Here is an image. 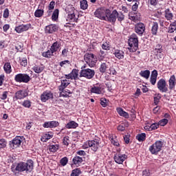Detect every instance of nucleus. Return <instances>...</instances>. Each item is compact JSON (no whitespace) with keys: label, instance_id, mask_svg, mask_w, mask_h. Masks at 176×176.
Wrapping results in <instances>:
<instances>
[{"label":"nucleus","instance_id":"nucleus-1","mask_svg":"<svg viewBox=\"0 0 176 176\" xmlns=\"http://www.w3.org/2000/svg\"><path fill=\"white\" fill-rule=\"evenodd\" d=\"M94 16L99 19V20L109 21L111 24H115L117 20L121 25H124V15L123 12H119L116 10H113L111 12V10L105 8V7H100L96 10Z\"/></svg>","mask_w":176,"mask_h":176},{"label":"nucleus","instance_id":"nucleus-2","mask_svg":"<svg viewBox=\"0 0 176 176\" xmlns=\"http://www.w3.org/2000/svg\"><path fill=\"white\" fill-rule=\"evenodd\" d=\"M34 170V161L28 160L26 162H21L16 165L12 164L11 166V171L14 173H32Z\"/></svg>","mask_w":176,"mask_h":176},{"label":"nucleus","instance_id":"nucleus-3","mask_svg":"<svg viewBox=\"0 0 176 176\" xmlns=\"http://www.w3.org/2000/svg\"><path fill=\"white\" fill-rule=\"evenodd\" d=\"M128 44L129 46V52L135 53V52L138 50V36H137L135 33H133L130 36L128 40Z\"/></svg>","mask_w":176,"mask_h":176},{"label":"nucleus","instance_id":"nucleus-4","mask_svg":"<svg viewBox=\"0 0 176 176\" xmlns=\"http://www.w3.org/2000/svg\"><path fill=\"white\" fill-rule=\"evenodd\" d=\"M164 145V142L161 140H157L154 144L149 146L148 151L151 155H159V152L162 151Z\"/></svg>","mask_w":176,"mask_h":176},{"label":"nucleus","instance_id":"nucleus-5","mask_svg":"<svg viewBox=\"0 0 176 176\" xmlns=\"http://www.w3.org/2000/svg\"><path fill=\"white\" fill-rule=\"evenodd\" d=\"M84 68L82 67L80 72V78H85V79H93L94 76L96 75V71L94 69H91L90 68H86L84 66Z\"/></svg>","mask_w":176,"mask_h":176},{"label":"nucleus","instance_id":"nucleus-6","mask_svg":"<svg viewBox=\"0 0 176 176\" xmlns=\"http://www.w3.org/2000/svg\"><path fill=\"white\" fill-rule=\"evenodd\" d=\"M84 60L90 68H94L97 64V56L91 53H86L84 55Z\"/></svg>","mask_w":176,"mask_h":176},{"label":"nucleus","instance_id":"nucleus-7","mask_svg":"<svg viewBox=\"0 0 176 176\" xmlns=\"http://www.w3.org/2000/svg\"><path fill=\"white\" fill-rule=\"evenodd\" d=\"M67 21H70L71 23H78V18H76V13L78 11L75 10V8L70 6V8H67Z\"/></svg>","mask_w":176,"mask_h":176},{"label":"nucleus","instance_id":"nucleus-8","mask_svg":"<svg viewBox=\"0 0 176 176\" xmlns=\"http://www.w3.org/2000/svg\"><path fill=\"white\" fill-rule=\"evenodd\" d=\"M23 141H24L23 136H16L12 140L9 142L10 148H11V149H16V148H20Z\"/></svg>","mask_w":176,"mask_h":176},{"label":"nucleus","instance_id":"nucleus-9","mask_svg":"<svg viewBox=\"0 0 176 176\" xmlns=\"http://www.w3.org/2000/svg\"><path fill=\"white\" fill-rule=\"evenodd\" d=\"M14 80L17 83H28L31 80V77L27 74L19 73L15 75Z\"/></svg>","mask_w":176,"mask_h":176},{"label":"nucleus","instance_id":"nucleus-10","mask_svg":"<svg viewBox=\"0 0 176 176\" xmlns=\"http://www.w3.org/2000/svg\"><path fill=\"white\" fill-rule=\"evenodd\" d=\"M157 87L161 93H167L168 91V85L164 78H161L157 81Z\"/></svg>","mask_w":176,"mask_h":176},{"label":"nucleus","instance_id":"nucleus-11","mask_svg":"<svg viewBox=\"0 0 176 176\" xmlns=\"http://www.w3.org/2000/svg\"><path fill=\"white\" fill-rule=\"evenodd\" d=\"M31 27V23L21 24L15 27L14 31H16L17 34H21L23 32H26V31H28V30H30Z\"/></svg>","mask_w":176,"mask_h":176},{"label":"nucleus","instance_id":"nucleus-12","mask_svg":"<svg viewBox=\"0 0 176 176\" xmlns=\"http://www.w3.org/2000/svg\"><path fill=\"white\" fill-rule=\"evenodd\" d=\"M153 52L155 56H156L157 58H163L164 55L163 53V45L162 44H157L153 47Z\"/></svg>","mask_w":176,"mask_h":176},{"label":"nucleus","instance_id":"nucleus-13","mask_svg":"<svg viewBox=\"0 0 176 176\" xmlns=\"http://www.w3.org/2000/svg\"><path fill=\"white\" fill-rule=\"evenodd\" d=\"M127 159V155L122 153H116L113 155V160L117 164H123V162Z\"/></svg>","mask_w":176,"mask_h":176},{"label":"nucleus","instance_id":"nucleus-14","mask_svg":"<svg viewBox=\"0 0 176 176\" xmlns=\"http://www.w3.org/2000/svg\"><path fill=\"white\" fill-rule=\"evenodd\" d=\"M135 32L140 36H142L144 32H145V24L141 22L136 23L135 25Z\"/></svg>","mask_w":176,"mask_h":176},{"label":"nucleus","instance_id":"nucleus-15","mask_svg":"<svg viewBox=\"0 0 176 176\" xmlns=\"http://www.w3.org/2000/svg\"><path fill=\"white\" fill-rule=\"evenodd\" d=\"M25 97H28V91H27V89L19 90L14 94L16 100H24Z\"/></svg>","mask_w":176,"mask_h":176},{"label":"nucleus","instance_id":"nucleus-16","mask_svg":"<svg viewBox=\"0 0 176 176\" xmlns=\"http://www.w3.org/2000/svg\"><path fill=\"white\" fill-rule=\"evenodd\" d=\"M89 148H91V151L96 153L98 151V148H100V140L95 139L93 140H89Z\"/></svg>","mask_w":176,"mask_h":176},{"label":"nucleus","instance_id":"nucleus-17","mask_svg":"<svg viewBox=\"0 0 176 176\" xmlns=\"http://www.w3.org/2000/svg\"><path fill=\"white\" fill-rule=\"evenodd\" d=\"M90 92L94 94H102V88L100 83L94 84L91 87Z\"/></svg>","mask_w":176,"mask_h":176},{"label":"nucleus","instance_id":"nucleus-18","mask_svg":"<svg viewBox=\"0 0 176 176\" xmlns=\"http://www.w3.org/2000/svg\"><path fill=\"white\" fill-rule=\"evenodd\" d=\"M51 98H53V93H52L51 91H49V90L45 91L41 95V100L42 102H46L47 100H50Z\"/></svg>","mask_w":176,"mask_h":176},{"label":"nucleus","instance_id":"nucleus-19","mask_svg":"<svg viewBox=\"0 0 176 176\" xmlns=\"http://www.w3.org/2000/svg\"><path fill=\"white\" fill-rule=\"evenodd\" d=\"M58 30V28L56 24H50L47 25L45 28V34H53V32H56Z\"/></svg>","mask_w":176,"mask_h":176},{"label":"nucleus","instance_id":"nucleus-20","mask_svg":"<svg viewBox=\"0 0 176 176\" xmlns=\"http://www.w3.org/2000/svg\"><path fill=\"white\" fill-rule=\"evenodd\" d=\"M176 86V77L175 75L170 76L168 80V89L169 90H174Z\"/></svg>","mask_w":176,"mask_h":176},{"label":"nucleus","instance_id":"nucleus-21","mask_svg":"<svg viewBox=\"0 0 176 176\" xmlns=\"http://www.w3.org/2000/svg\"><path fill=\"white\" fill-rule=\"evenodd\" d=\"M71 82H69V80L67 79L61 80H60V85L58 87L59 91H63V90H65L68 86H69Z\"/></svg>","mask_w":176,"mask_h":176},{"label":"nucleus","instance_id":"nucleus-22","mask_svg":"<svg viewBox=\"0 0 176 176\" xmlns=\"http://www.w3.org/2000/svg\"><path fill=\"white\" fill-rule=\"evenodd\" d=\"M129 20H131V21H133L134 23H137V21H140L141 20V14L140 13H135L133 14L131 12L129 14Z\"/></svg>","mask_w":176,"mask_h":176},{"label":"nucleus","instance_id":"nucleus-23","mask_svg":"<svg viewBox=\"0 0 176 176\" xmlns=\"http://www.w3.org/2000/svg\"><path fill=\"white\" fill-rule=\"evenodd\" d=\"M72 163L76 167H79L83 163V158L82 157L76 155L72 159Z\"/></svg>","mask_w":176,"mask_h":176},{"label":"nucleus","instance_id":"nucleus-24","mask_svg":"<svg viewBox=\"0 0 176 176\" xmlns=\"http://www.w3.org/2000/svg\"><path fill=\"white\" fill-rule=\"evenodd\" d=\"M109 69V63H102L99 67L100 74H105Z\"/></svg>","mask_w":176,"mask_h":176},{"label":"nucleus","instance_id":"nucleus-25","mask_svg":"<svg viewBox=\"0 0 176 176\" xmlns=\"http://www.w3.org/2000/svg\"><path fill=\"white\" fill-rule=\"evenodd\" d=\"M61 47V42L56 41L50 47L51 50L56 54L58 50Z\"/></svg>","mask_w":176,"mask_h":176},{"label":"nucleus","instance_id":"nucleus-26","mask_svg":"<svg viewBox=\"0 0 176 176\" xmlns=\"http://www.w3.org/2000/svg\"><path fill=\"white\" fill-rule=\"evenodd\" d=\"M113 54L116 58H118V60H123L124 58V52L120 50H115Z\"/></svg>","mask_w":176,"mask_h":176},{"label":"nucleus","instance_id":"nucleus-27","mask_svg":"<svg viewBox=\"0 0 176 176\" xmlns=\"http://www.w3.org/2000/svg\"><path fill=\"white\" fill-rule=\"evenodd\" d=\"M159 30V23L157 22H153L152 26H151V34L152 35H157V31Z\"/></svg>","mask_w":176,"mask_h":176},{"label":"nucleus","instance_id":"nucleus-28","mask_svg":"<svg viewBox=\"0 0 176 176\" xmlns=\"http://www.w3.org/2000/svg\"><path fill=\"white\" fill-rule=\"evenodd\" d=\"M117 112L120 116H122L123 118H125V119H129V118H130L129 113L124 111V110H123V109L121 107L117 108Z\"/></svg>","mask_w":176,"mask_h":176},{"label":"nucleus","instance_id":"nucleus-29","mask_svg":"<svg viewBox=\"0 0 176 176\" xmlns=\"http://www.w3.org/2000/svg\"><path fill=\"white\" fill-rule=\"evenodd\" d=\"M140 76L142 78H144V79H149V77L151 76V71L149 70H142L139 73Z\"/></svg>","mask_w":176,"mask_h":176},{"label":"nucleus","instance_id":"nucleus-30","mask_svg":"<svg viewBox=\"0 0 176 176\" xmlns=\"http://www.w3.org/2000/svg\"><path fill=\"white\" fill-rule=\"evenodd\" d=\"M79 126V124H78L75 121H70L67 124H65V127L67 129H76V127Z\"/></svg>","mask_w":176,"mask_h":176},{"label":"nucleus","instance_id":"nucleus-31","mask_svg":"<svg viewBox=\"0 0 176 176\" xmlns=\"http://www.w3.org/2000/svg\"><path fill=\"white\" fill-rule=\"evenodd\" d=\"M54 54H55L52 50V49L50 48V50H48L47 52H43L42 56L43 57H45V58H51L52 56H54Z\"/></svg>","mask_w":176,"mask_h":176},{"label":"nucleus","instance_id":"nucleus-32","mask_svg":"<svg viewBox=\"0 0 176 176\" xmlns=\"http://www.w3.org/2000/svg\"><path fill=\"white\" fill-rule=\"evenodd\" d=\"M109 140L113 145L114 146H120V144L119 143V141H118V139L116 138V136L110 135Z\"/></svg>","mask_w":176,"mask_h":176},{"label":"nucleus","instance_id":"nucleus-33","mask_svg":"<svg viewBox=\"0 0 176 176\" xmlns=\"http://www.w3.org/2000/svg\"><path fill=\"white\" fill-rule=\"evenodd\" d=\"M136 140L139 141V142H144L146 140V134L145 133H139L136 135Z\"/></svg>","mask_w":176,"mask_h":176},{"label":"nucleus","instance_id":"nucleus-34","mask_svg":"<svg viewBox=\"0 0 176 176\" xmlns=\"http://www.w3.org/2000/svg\"><path fill=\"white\" fill-rule=\"evenodd\" d=\"M32 69L36 74H41V72H42L43 69H45V67H43V65L39 66L38 65H35L32 67Z\"/></svg>","mask_w":176,"mask_h":176},{"label":"nucleus","instance_id":"nucleus-35","mask_svg":"<svg viewBox=\"0 0 176 176\" xmlns=\"http://www.w3.org/2000/svg\"><path fill=\"white\" fill-rule=\"evenodd\" d=\"M59 148L60 146L58 144H50L48 148L50 152H52L53 153H56V151H58Z\"/></svg>","mask_w":176,"mask_h":176},{"label":"nucleus","instance_id":"nucleus-36","mask_svg":"<svg viewBox=\"0 0 176 176\" xmlns=\"http://www.w3.org/2000/svg\"><path fill=\"white\" fill-rule=\"evenodd\" d=\"M146 130H148V131H153V130H156L159 129V124L158 123H153L150 126H146Z\"/></svg>","mask_w":176,"mask_h":176},{"label":"nucleus","instance_id":"nucleus-37","mask_svg":"<svg viewBox=\"0 0 176 176\" xmlns=\"http://www.w3.org/2000/svg\"><path fill=\"white\" fill-rule=\"evenodd\" d=\"M3 69L6 74H11L12 73V65L10 63H6L3 67Z\"/></svg>","mask_w":176,"mask_h":176},{"label":"nucleus","instance_id":"nucleus-38","mask_svg":"<svg viewBox=\"0 0 176 176\" xmlns=\"http://www.w3.org/2000/svg\"><path fill=\"white\" fill-rule=\"evenodd\" d=\"M165 17L168 21L173 20V17H174V15H173L171 11H170V8H167L165 10Z\"/></svg>","mask_w":176,"mask_h":176},{"label":"nucleus","instance_id":"nucleus-39","mask_svg":"<svg viewBox=\"0 0 176 176\" xmlns=\"http://www.w3.org/2000/svg\"><path fill=\"white\" fill-rule=\"evenodd\" d=\"M70 74H72V78H73V80H76L79 75V70L76 69H73Z\"/></svg>","mask_w":176,"mask_h":176},{"label":"nucleus","instance_id":"nucleus-40","mask_svg":"<svg viewBox=\"0 0 176 176\" xmlns=\"http://www.w3.org/2000/svg\"><path fill=\"white\" fill-rule=\"evenodd\" d=\"M31 105H32V102L30 100H25L21 103V106L24 108H31Z\"/></svg>","mask_w":176,"mask_h":176},{"label":"nucleus","instance_id":"nucleus-41","mask_svg":"<svg viewBox=\"0 0 176 176\" xmlns=\"http://www.w3.org/2000/svg\"><path fill=\"white\" fill-rule=\"evenodd\" d=\"M58 13H59V11H58V9H55L52 13V21H56L57 19H58Z\"/></svg>","mask_w":176,"mask_h":176},{"label":"nucleus","instance_id":"nucleus-42","mask_svg":"<svg viewBox=\"0 0 176 176\" xmlns=\"http://www.w3.org/2000/svg\"><path fill=\"white\" fill-rule=\"evenodd\" d=\"M43 13H45L43 10L37 9L34 12V16L36 17L41 18L42 16H43Z\"/></svg>","mask_w":176,"mask_h":176},{"label":"nucleus","instance_id":"nucleus-43","mask_svg":"<svg viewBox=\"0 0 176 176\" xmlns=\"http://www.w3.org/2000/svg\"><path fill=\"white\" fill-rule=\"evenodd\" d=\"M80 9L82 10H86L87 9L89 5L87 4V0H82L80 2Z\"/></svg>","mask_w":176,"mask_h":176},{"label":"nucleus","instance_id":"nucleus-44","mask_svg":"<svg viewBox=\"0 0 176 176\" xmlns=\"http://www.w3.org/2000/svg\"><path fill=\"white\" fill-rule=\"evenodd\" d=\"M82 174V171L79 168H75L72 171L70 176H79Z\"/></svg>","mask_w":176,"mask_h":176},{"label":"nucleus","instance_id":"nucleus-45","mask_svg":"<svg viewBox=\"0 0 176 176\" xmlns=\"http://www.w3.org/2000/svg\"><path fill=\"white\" fill-rule=\"evenodd\" d=\"M102 49L103 50H111V44H109V42H105L102 45Z\"/></svg>","mask_w":176,"mask_h":176},{"label":"nucleus","instance_id":"nucleus-46","mask_svg":"<svg viewBox=\"0 0 176 176\" xmlns=\"http://www.w3.org/2000/svg\"><path fill=\"white\" fill-rule=\"evenodd\" d=\"M126 127H127V124L122 123L118 126L117 130L118 131H124V130H126Z\"/></svg>","mask_w":176,"mask_h":176},{"label":"nucleus","instance_id":"nucleus-47","mask_svg":"<svg viewBox=\"0 0 176 176\" xmlns=\"http://www.w3.org/2000/svg\"><path fill=\"white\" fill-rule=\"evenodd\" d=\"M60 165L63 166V167L67 166L68 164V157H64L60 160Z\"/></svg>","mask_w":176,"mask_h":176},{"label":"nucleus","instance_id":"nucleus-48","mask_svg":"<svg viewBox=\"0 0 176 176\" xmlns=\"http://www.w3.org/2000/svg\"><path fill=\"white\" fill-rule=\"evenodd\" d=\"M162 98V94H157V96L154 97V104L155 105H157L159 102H160V100Z\"/></svg>","mask_w":176,"mask_h":176},{"label":"nucleus","instance_id":"nucleus-49","mask_svg":"<svg viewBox=\"0 0 176 176\" xmlns=\"http://www.w3.org/2000/svg\"><path fill=\"white\" fill-rule=\"evenodd\" d=\"M59 124L60 123H58V122L57 121H50V129H54L56 127H58Z\"/></svg>","mask_w":176,"mask_h":176},{"label":"nucleus","instance_id":"nucleus-50","mask_svg":"<svg viewBox=\"0 0 176 176\" xmlns=\"http://www.w3.org/2000/svg\"><path fill=\"white\" fill-rule=\"evenodd\" d=\"M28 62L27 61V58H22L20 59V65L22 67H27Z\"/></svg>","mask_w":176,"mask_h":176},{"label":"nucleus","instance_id":"nucleus-51","mask_svg":"<svg viewBox=\"0 0 176 176\" xmlns=\"http://www.w3.org/2000/svg\"><path fill=\"white\" fill-rule=\"evenodd\" d=\"M8 144V142H6V140L2 138V139H0V147L1 149H3V148H6V145Z\"/></svg>","mask_w":176,"mask_h":176},{"label":"nucleus","instance_id":"nucleus-52","mask_svg":"<svg viewBox=\"0 0 176 176\" xmlns=\"http://www.w3.org/2000/svg\"><path fill=\"white\" fill-rule=\"evenodd\" d=\"M51 138H53V135L52 133H45L43 136V140H44V142H46L47 140H50Z\"/></svg>","mask_w":176,"mask_h":176},{"label":"nucleus","instance_id":"nucleus-53","mask_svg":"<svg viewBox=\"0 0 176 176\" xmlns=\"http://www.w3.org/2000/svg\"><path fill=\"white\" fill-rule=\"evenodd\" d=\"M59 96L65 97V98H69V95L67 94V91H65V89L63 91H59Z\"/></svg>","mask_w":176,"mask_h":176},{"label":"nucleus","instance_id":"nucleus-54","mask_svg":"<svg viewBox=\"0 0 176 176\" xmlns=\"http://www.w3.org/2000/svg\"><path fill=\"white\" fill-rule=\"evenodd\" d=\"M100 105H102L103 108H106V107L108 106V104L107 103V98H102L100 99Z\"/></svg>","mask_w":176,"mask_h":176},{"label":"nucleus","instance_id":"nucleus-55","mask_svg":"<svg viewBox=\"0 0 176 176\" xmlns=\"http://www.w3.org/2000/svg\"><path fill=\"white\" fill-rule=\"evenodd\" d=\"M69 53V51H68V48H64L62 50L61 56L62 57H68Z\"/></svg>","mask_w":176,"mask_h":176},{"label":"nucleus","instance_id":"nucleus-56","mask_svg":"<svg viewBox=\"0 0 176 176\" xmlns=\"http://www.w3.org/2000/svg\"><path fill=\"white\" fill-rule=\"evenodd\" d=\"M63 144H65L66 146H68L69 145V137L65 136L63 138Z\"/></svg>","mask_w":176,"mask_h":176},{"label":"nucleus","instance_id":"nucleus-57","mask_svg":"<svg viewBox=\"0 0 176 176\" xmlns=\"http://www.w3.org/2000/svg\"><path fill=\"white\" fill-rule=\"evenodd\" d=\"M3 17L4 19H8L9 18V9L6 8L3 11Z\"/></svg>","mask_w":176,"mask_h":176},{"label":"nucleus","instance_id":"nucleus-58","mask_svg":"<svg viewBox=\"0 0 176 176\" xmlns=\"http://www.w3.org/2000/svg\"><path fill=\"white\" fill-rule=\"evenodd\" d=\"M54 6H56V2L54 1H52L48 6L49 10H53V9H54Z\"/></svg>","mask_w":176,"mask_h":176},{"label":"nucleus","instance_id":"nucleus-59","mask_svg":"<svg viewBox=\"0 0 176 176\" xmlns=\"http://www.w3.org/2000/svg\"><path fill=\"white\" fill-rule=\"evenodd\" d=\"M157 80V78L156 77H150V82L153 86L156 85V81Z\"/></svg>","mask_w":176,"mask_h":176},{"label":"nucleus","instance_id":"nucleus-60","mask_svg":"<svg viewBox=\"0 0 176 176\" xmlns=\"http://www.w3.org/2000/svg\"><path fill=\"white\" fill-rule=\"evenodd\" d=\"M90 143V140H87V142H85L82 146V149H87V148H90V145L89 144Z\"/></svg>","mask_w":176,"mask_h":176},{"label":"nucleus","instance_id":"nucleus-61","mask_svg":"<svg viewBox=\"0 0 176 176\" xmlns=\"http://www.w3.org/2000/svg\"><path fill=\"white\" fill-rule=\"evenodd\" d=\"M67 64L69 65V64H71V62H69V60H63V61L60 62L59 65H60V67H64L65 65H67Z\"/></svg>","mask_w":176,"mask_h":176},{"label":"nucleus","instance_id":"nucleus-62","mask_svg":"<svg viewBox=\"0 0 176 176\" xmlns=\"http://www.w3.org/2000/svg\"><path fill=\"white\" fill-rule=\"evenodd\" d=\"M168 123V120L164 118L160 121V126H166Z\"/></svg>","mask_w":176,"mask_h":176},{"label":"nucleus","instance_id":"nucleus-63","mask_svg":"<svg viewBox=\"0 0 176 176\" xmlns=\"http://www.w3.org/2000/svg\"><path fill=\"white\" fill-rule=\"evenodd\" d=\"M9 94V92L5 91L3 92L1 96V100H6L8 98V94Z\"/></svg>","mask_w":176,"mask_h":176},{"label":"nucleus","instance_id":"nucleus-64","mask_svg":"<svg viewBox=\"0 0 176 176\" xmlns=\"http://www.w3.org/2000/svg\"><path fill=\"white\" fill-rule=\"evenodd\" d=\"M76 155H78V156H86V152L83 150H79L76 152Z\"/></svg>","mask_w":176,"mask_h":176}]
</instances>
